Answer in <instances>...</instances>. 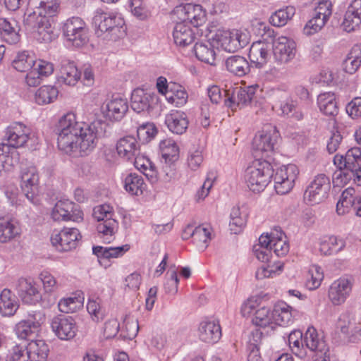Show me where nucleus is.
<instances>
[{"label":"nucleus","mask_w":361,"mask_h":361,"mask_svg":"<svg viewBox=\"0 0 361 361\" xmlns=\"http://www.w3.org/2000/svg\"><path fill=\"white\" fill-rule=\"evenodd\" d=\"M273 314L268 307H262L258 308L254 314L252 322L257 326L262 328L269 327L271 330H274V324L273 323Z\"/></svg>","instance_id":"39"},{"label":"nucleus","mask_w":361,"mask_h":361,"mask_svg":"<svg viewBox=\"0 0 361 361\" xmlns=\"http://www.w3.org/2000/svg\"><path fill=\"white\" fill-rule=\"evenodd\" d=\"M258 298L252 297L245 301L241 307V313L243 317H249L254 314L258 307Z\"/></svg>","instance_id":"64"},{"label":"nucleus","mask_w":361,"mask_h":361,"mask_svg":"<svg viewBox=\"0 0 361 361\" xmlns=\"http://www.w3.org/2000/svg\"><path fill=\"white\" fill-rule=\"evenodd\" d=\"M298 173V169L295 164H288L278 170L274 176L276 192L280 195L289 192L294 185Z\"/></svg>","instance_id":"11"},{"label":"nucleus","mask_w":361,"mask_h":361,"mask_svg":"<svg viewBox=\"0 0 361 361\" xmlns=\"http://www.w3.org/2000/svg\"><path fill=\"white\" fill-rule=\"evenodd\" d=\"M107 124L97 119L90 124L78 122L75 115H63L56 126L57 145L61 151L74 157L88 155L97 146L99 138L104 136Z\"/></svg>","instance_id":"1"},{"label":"nucleus","mask_w":361,"mask_h":361,"mask_svg":"<svg viewBox=\"0 0 361 361\" xmlns=\"http://www.w3.org/2000/svg\"><path fill=\"white\" fill-rule=\"evenodd\" d=\"M257 88H259L258 85L248 86L246 88L238 87L241 99V106L243 107L251 103L255 95L256 89Z\"/></svg>","instance_id":"56"},{"label":"nucleus","mask_w":361,"mask_h":361,"mask_svg":"<svg viewBox=\"0 0 361 361\" xmlns=\"http://www.w3.org/2000/svg\"><path fill=\"white\" fill-rule=\"evenodd\" d=\"M98 24L96 34L104 39L116 41L126 35V26L123 18L117 14L102 13L94 17Z\"/></svg>","instance_id":"3"},{"label":"nucleus","mask_w":361,"mask_h":361,"mask_svg":"<svg viewBox=\"0 0 361 361\" xmlns=\"http://www.w3.org/2000/svg\"><path fill=\"white\" fill-rule=\"evenodd\" d=\"M130 7L133 14L140 20L147 18L149 11L140 0H131Z\"/></svg>","instance_id":"58"},{"label":"nucleus","mask_w":361,"mask_h":361,"mask_svg":"<svg viewBox=\"0 0 361 361\" xmlns=\"http://www.w3.org/2000/svg\"><path fill=\"white\" fill-rule=\"evenodd\" d=\"M51 327L55 335L61 340L69 341L73 338L78 331L75 319L70 316L60 314L54 317Z\"/></svg>","instance_id":"15"},{"label":"nucleus","mask_w":361,"mask_h":361,"mask_svg":"<svg viewBox=\"0 0 361 361\" xmlns=\"http://www.w3.org/2000/svg\"><path fill=\"white\" fill-rule=\"evenodd\" d=\"M303 341L304 335L299 330L293 331L288 336V341L292 352L300 357L307 354Z\"/></svg>","instance_id":"43"},{"label":"nucleus","mask_w":361,"mask_h":361,"mask_svg":"<svg viewBox=\"0 0 361 361\" xmlns=\"http://www.w3.org/2000/svg\"><path fill=\"white\" fill-rule=\"evenodd\" d=\"M159 97L154 92L143 89H135L133 91L130 98L131 107L133 111L140 113L149 111L158 105Z\"/></svg>","instance_id":"18"},{"label":"nucleus","mask_w":361,"mask_h":361,"mask_svg":"<svg viewBox=\"0 0 361 361\" xmlns=\"http://www.w3.org/2000/svg\"><path fill=\"white\" fill-rule=\"evenodd\" d=\"M345 164H344V170H356L361 166V149L360 147H353L347 151L345 154Z\"/></svg>","instance_id":"49"},{"label":"nucleus","mask_w":361,"mask_h":361,"mask_svg":"<svg viewBox=\"0 0 361 361\" xmlns=\"http://www.w3.org/2000/svg\"><path fill=\"white\" fill-rule=\"evenodd\" d=\"M305 350H310L314 353L315 356L325 355L329 354L330 350L323 336H320L316 329L312 326L309 327L304 334V341Z\"/></svg>","instance_id":"19"},{"label":"nucleus","mask_w":361,"mask_h":361,"mask_svg":"<svg viewBox=\"0 0 361 361\" xmlns=\"http://www.w3.org/2000/svg\"><path fill=\"white\" fill-rule=\"evenodd\" d=\"M193 235V243L200 250H204L208 246L209 241L211 240V233L209 229L199 226L195 228V233Z\"/></svg>","instance_id":"51"},{"label":"nucleus","mask_w":361,"mask_h":361,"mask_svg":"<svg viewBox=\"0 0 361 361\" xmlns=\"http://www.w3.org/2000/svg\"><path fill=\"white\" fill-rule=\"evenodd\" d=\"M16 289L18 296L26 304H35L42 300L39 286L30 280L20 279L16 285Z\"/></svg>","instance_id":"20"},{"label":"nucleus","mask_w":361,"mask_h":361,"mask_svg":"<svg viewBox=\"0 0 361 361\" xmlns=\"http://www.w3.org/2000/svg\"><path fill=\"white\" fill-rule=\"evenodd\" d=\"M57 9L58 4L56 2L41 1L38 7L25 17L24 25L35 32L37 40L48 43L55 38L51 24Z\"/></svg>","instance_id":"2"},{"label":"nucleus","mask_w":361,"mask_h":361,"mask_svg":"<svg viewBox=\"0 0 361 361\" xmlns=\"http://www.w3.org/2000/svg\"><path fill=\"white\" fill-rule=\"evenodd\" d=\"M269 46L261 42H254L249 51V59L258 68L263 67L268 61L269 57Z\"/></svg>","instance_id":"28"},{"label":"nucleus","mask_w":361,"mask_h":361,"mask_svg":"<svg viewBox=\"0 0 361 361\" xmlns=\"http://www.w3.org/2000/svg\"><path fill=\"white\" fill-rule=\"evenodd\" d=\"M226 70L238 77L247 74L250 71V66L247 59L239 55H234L228 57L225 60Z\"/></svg>","instance_id":"29"},{"label":"nucleus","mask_w":361,"mask_h":361,"mask_svg":"<svg viewBox=\"0 0 361 361\" xmlns=\"http://www.w3.org/2000/svg\"><path fill=\"white\" fill-rule=\"evenodd\" d=\"M58 94V90L54 86H42L35 92V102L39 105L50 104L56 99Z\"/></svg>","instance_id":"42"},{"label":"nucleus","mask_w":361,"mask_h":361,"mask_svg":"<svg viewBox=\"0 0 361 361\" xmlns=\"http://www.w3.org/2000/svg\"><path fill=\"white\" fill-rule=\"evenodd\" d=\"M209 40L226 51L235 52L247 46L250 39L247 34L239 30L232 31L218 30L211 36Z\"/></svg>","instance_id":"6"},{"label":"nucleus","mask_w":361,"mask_h":361,"mask_svg":"<svg viewBox=\"0 0 361 361\" xmlns=\"http://www.w3.org/2000/svg\"><path fill=\"white\" fill-rule=\"evenodd\" d=\"M361 24V0H353L349 6L343 22V30L353 31Z\"/></svg>","instance_id":"24"},{"label":"nucleus","mask_w":361,"mask_h":361,"mask_svg":"<svg viewBox=\"0 0 361 361\" xmlns=\"http://www.w3.org/2000/svg\"><path fill=\"white\" fill-rule=\"evenodd\" d=\"M20 187L25 197L33 204L38 202L39 175L35 167H25L21 169L20 176Z\"/></svg>","instance_id":"10"},{"label":"nucleus","mask_w":361,"mask_h":361,"mask_svg":"<svg viewBox=\"0 0 361 361\" xmlns=\"http://www.w3.org/2000/svg\"><path fill=\"white\" fill-rule=\"evenodd\" d=\"M80 238L77 228H64L59 233L52 234L51 242L59 251L67 252L76 247Z\"/></svg>","instance_id":"17"},{"label":"nucleus","mask_w":361,"mask_h":361,"mask_svg":"<svg viewBox=\"0 0 361 361\" xmlns=\"http://www.w3.org/2000/svg\"><path fill=\"white\" fill-rule=\"evenodd\" d=\"M320 111L326 116L334 118L338 114V106L334 93L324 92L317 97Z\"/></svg>","instance_id":"31"},{"label":"nucleus","mask_w":361,"mask_h":361,"mask_svg":"<svg viewBox=\"0 0 361 361\" xmlns=\"http://www.w3.org/2000/svg\"><path fill=\"white\" fill-rule=\"evenodd\" d=\"M26 350L31 361H45L49 352L48 345L41 339L31 340L26 345Z\"/></svg>","instance_id":"32"},{"label":"nucleus","mask_w":361,"mask_h":361,"mask_svg":"<svg viewBox=\"0 0 361 361\" xmlns=\"http://www.w3.org/2000/svg\"><path fill=\"white\" fill-rule=\"evenodd\" d=\"M221 337V329L218 322L205 321L200 323L199 326L200 339L209 344H214Z\"/></svg>","instance_id":"21"},{"label":"nucleus","mask_w":361,"mask_h":361,"mask_svg":"<svg viewBox=\"0 0 361 361\" xmlns=\"http://www.w3.org/2000/svg\"><path fill=\"white\" fill-rule=\"evenodd\" d=\"M116 150L119 156L127 160L132 159L137 151L136 139L133 136L121 138L117 142Z\"/></svg>","instance_id":"35"},{"label":"nucleus","mask_w":361,"mask_h":361,"mask_svg":"<svg viewBox=\"0 0 361 361\" xmlns=\"http://www.w3.org/2000/svg\"><path fill=\"white\" fill-rule=\"evenodd\" d=\"M159 147L164 161L171 164L176 163L178 160L179 148L173 140H162L159 144Z\"/></svg>","instance_id":"40"},{"label":"nucleus","mask_w":361,"mask_h":361,"mask_svg":"<svg viewBox=\"0 0 361 361\" xmlns=\"http://www.w3.org/2000/svg\"><path fill=\"white\" fill-rule=\"evenodd\" d=\"M283 235L282 232H280L279 235L277 233L271 245V252L273 251L277 257L285 256L289 251V244L286 238L283 239Z\"/></svg>","instance_id":"53"},{"label":"nucleus","mask_w":361,"mask_h":361,"mask_svg":"<svg viewBox=\"0 0 361 361\" xmlns=\"http://www.w3.org/2000/svg\"><path fill=\"white\" fill-rule=\"evenodd\" d=\"M18 308L15 295L10 290L4 289L0 295V312L3 316L13 315Z\"/></svg>","instance_id":"37"},{"label":"nucleus","mask_w":361,"mask_h":361,"mask_svg":"<svg viewBox=\"0 0 361 361\" xmlns=\"http://www.w3.org/2000/svg\"><path fill=\"white\" fill-rule=\"evenodd\" d=\"M272 51L274 59L278 64L287 63L295 56V42L286 37H279L272 42Z\"/></svg>","instance_id":"14"},{"label":"nucleus","mask_w":361,"mask_h":361,"mask_svg":"<svg viewBox=\"0 0 361 361\" xmlns=\"http://www.w3.org/2000/svg\"><path fill=\"white\" fill-rule=\"evenodd\" d=\"M65 37L73 45L80 47L89 41L88 29L84 20L79 17H72L66 20L63 25Z\"/></svg>","instance_id":"7"},{"label":"nucleus","mask_w":361,"mask_h":361,"mask_svg":"<svg viewBox=\"0 0 361 361\" xmlns=\"http://www.w3.org/2000/svg\"><path fill=\"white\" fill-rule=\"evenodd\" d=\"M361 66V44L355 45L343 61V69L346 73L353 74Z\"/></svg>","instance_id":"38"},{"label":"nucleus","mask_w":361,"mask_h":361,"mask_svg":"<svg viewBox=\"0 0 361 361\" xmlns=\"http://www.w3.org/2000/svg\"><path fill=\"white\" fill-rule=\"evenodd\" d=\"M44 320V315L39 311L29 313L27 319L19 322L15 327L18 338L25 340H34L41 329V324Z\"/></svg>","instance_id":"8"},{"label":"nucleus","mask_w":361,"mask_h":361,"mask_svg":"<svg viewBox=\"0 0 361 361\" xmlns=\"http://www.w3.org/2000/svg\"><path fill=\"white\" fill-rule=\"evenodd\" d=\"M118 228V222L109 216V219H106L104 221H99L97 226L98 233L103 234L104 242L109 243L111 238Z\"/></svg>","instance_id":"47"},{"label":"nucleus","mask_w":361,"mask_h":361,"mask_svg":"<svg viewBox=\"0 0 361 361\" xmlns=\"http://www.w3.org/2000/svg\"><path fill=\"white\" fill-rule=\"evenodd\" d=\"M279 138L280 134L276 127L271 124H266L253 138L252 145L253 156L261 160L269 158L274 151Z\"/></svg>","instance_id":"5"},{"label":"nucleus","mask_w":361,"mask_h":361,"mask_svg":"<svg viewBox=\"0 0 361 361\" xmlns=\"http://www.w3.org/2000/svg\"><path fill=\"white\" fill-rule=\"evenodd\" d=\"M37 71L38 75L42 77H47L53 73L54 65L48 61L39 60L35 66L33 68Z\"/></svg>","instance_id":"63"},{"label":"nucleus","mask_w":361,"mask_h":361,"mask_svg":"<svg viewBox=\"0 0 361 361\" xmlns=\"http://www.w3.org/2000/svg\"><path fill=\"white\" fill-rule=\"evenodd\" d=\"M292 307L285 302H279L274 305L272 311L274 329L276 326L288 324L292 320Z\"/></svg>","instance_id":"36"},{"label":"nucleus","mask_w":361,"mask_h":361,"mask_svg":"<svg viewBox=\"0 0 361 361\" xmlns=\"http://www.w3.org/2000/svg\"><path fill=\"white\" fill-rule=\"evenodd\" d=\"M327 20L328 19L315 14V16L307 23L304 27V32L308 35L317 32L325 25Z\"/></svg>","instance_id":"55"},{"label":"nucleus","mask_w":361,"mask_h":361,"mask_svg":"<svg viewBox=\"0 0 361 361\" xmlns=\"http://www.w3.org/2000/svg\"><path fill=\"white\" fill-rule=\"evenodd\" d=\"M188 119L183 111H171L165 117V124L173 133L181 135L185 132L188 126Z\"/></svg>","instance_id":"26"},{"label":"nucleus","mask_w":361,"mask_h":361,"mask_svg":"<svg viewBox=\"0 0 361 361\" xmlns=\"http://www.w3.org/2000/svg\"><path fill=\"white\" fill-rule=\"evenodd\" d=\"M351 291V284L348 279H340L335 281L330 286L329 298L336 305L344 302Z\"/></svg>","instance_id":"22"},{"label":"nucleus","mask_w":361,"mask_h":361,"mask_svg":"<svg viewBox=\"0 0 361 361\" xmlns=\"http://www.w3.org/2000/svg\"><path fill=\"white\" fill-rule=\"evenodd\" d=\"M295 13V8L293 6H286L273 13L269 18V21L274 26L282 27L292 19Z\"/></svg>","instance_id":"41"},{"label":"nucleus","mask_w":361,"mask_h":361,"mask_svg":"<svg viewBox=\"0 0 361 361\" xmlns=\"http://www.w3.org/2000/svg\"><path fill=\"white\" fill-rule=\"evenodd\" d=\"M87 310L88 312L92 315V319L97 322L104 319V312L101 310V307L95 300H90L87 305Z\"/></svg>","instance_id":"62"},{"label":"nucleus","mask_w":361,"mask_h":361,"mask_svg":"<svg viewBox=\"0 0 361 361\" xmlns=\"http://www.w3.org/2000/svg\"><path fill=\"white\" fill-rule=\"evenodd\" d=\"M345 246V242L343 239L333 235L321 242L319 250L324 255H330L342 250Z\"/></svg>","instance_id":"44"},{"label":"nucleus","mask_w":361,"mask_h":361,"mask_svg":"<svg viewBox=\"0 0 361 361\" xmlns=\"http://www.w3.org/2000/svg\"><path fill=\"white\" fill-rule=\"evenodd\" d=\"M308 274L310 276V279H307L306 286L310 290H314L320 286L321 281L324 278L321 267L317 265L312 266L309 270Z\"/></svg>","instance_id":"54"},{"label":"nucleus","mask_w":361,"mask_h":361,"mask_svg":"<svg viewBox=\"0 0 361 361\" xmlns=\"http://www.w3.org/2000/svg\"><path fill=\"white\" fill-rule=\"evenodd\" d=\"M173 13L180 22L186 24L189 23L196 27L202 25L206 20L205 11L199 4L180 5L175 8Z\"/></svg>","instance_id":"12"},{"label":"nucleus","mask_w":361,"mask_h":361,"mask_svg":"<svg viewBox=\"0 0 361 361\" xmlns=\"http://www.w3.org/2000/svg\"><path fill=\"white\" fill-rule=\"evenodd\" d=\"M346 112L352 118L361 116V97H355L346 106Z\"/></svg>","instance_id":"61"},{"label":"nucleus","mask_w":361,"mask_h":361,"mask_svg":"<svg viewBox=\"0 0 361 361\" xmlns=\"http://www.w3.org/2000/svg\"><path fill=\"white\" fill-rule=\"evenodd\" d=\"M51 215L54 221L71 220L78 222L83 219L80 207L69 200L59 201L53 208Z\"/></svg>","instance_id":"16"},{"label":"nucleus","mask_w":361,"mask_h":361,"mask_svg":"<svg viewBox=\"0 0 361 361\" xmlns=\"http://www.w3.org/2000/svg\"><path fill=\"white\" fill-rule=\"evenodd\" d=\"M102 111L110 120H121L128 110L127 100L121 97H114L106 105L102 107Z\"/></svg>","instance_id":"25"},{"label":"nucleus","mask_w":361,"mask_h":361,"mask_svg":"<svg viewBox=\"0 0 361 361\" xmlns=\"http://www.w3.org/2000/svg\"><path fill=\"white\" fill-rule=\"evenodd\" d=\"M143 185V178L136 173H130L124 180L125 189L131 195H138L142 194Z\"/></svg>","instance_id":"48"},{"label":"nucleus","mask_w":361,"mask_h":361,"mask_svg":"<svg viewBox=\"0 0 361 361\" xmlns=\"http://www.w3.org/2000/svg\"><path fill=\"white\" fill-rule=\"evenodd\" d=\"M19 234V228L11 221H0V243H7Z\"/></svg>","instance_id":"50"},{"label":"nucleus","mask_w":361,"mask_h":361,"mask_svg":"<svg viewBox=\"0 0 361 361\" xmlns=\"http://www.w3.org/2000/svg\"><path fill=\"white\" fill-rule=\"evenodd\" d=\"M224 93V104L231 108L232 111H236L238 108L241 109V99L240 97L239 90L238 87L235 88H230L226 90H223Z\"/></svg>","instance_id":"52"},{"label":"nucleus","mask_w":361,"mask_h":361,"mask_svg":"<svg viewBox=\"0 0 361 361\" xmlns=\"http://www.w3.org/2000/svg\"><path fill=\"white\" fill-rule=\"evenodd\" d=\"M273 176V169L267 159H257L249 166L245 174L247 187L254 192L263 191Z\"/></svg>","instance_id":"4"},{"label":"nucleus","mask_w":361,"mask_h":361,"mask_svg":"<svg viewBox=\"0 0 361 361\" xmlns=\"http://www.w3.org/2000/svg\"><path fill=\"white\" fill-rule=\"evenodd\" d=\"M173 37L176 45L185 47L194 41L195 34L188 24L178 22L173 28Z\"/></svg>","instance_id":"30"},{"label":"nucleus","mask_w":361,"mask_h":361,"mask_svg":"<svg viewBox=\"0 0 361 361\" xmlns=\"http://www.w3.org/2000/svg\"><path fill=\"white\" fill-rule=\"evenodd\" d=\"M80 304L81 301L77 298H67L61 300L58 307L61 312L68 313L75 311Z\"/></svg>","instance_id":"57"},{"label":"nucleus","mask_w":361,"mask_h":361,"mask_svg":"<svg viewBox=\"0 0 361 361\" xmlns=\"http://www.w3.org/2000/svg\"><path fill=\"white\" fill-rule=\"evenodd\" d=\"M130 249L128 244L118 247H102L94 246L92 248L93 254L95 255L100 264L104 259H110L111 258H117L123 256Z\"/></svg>","instance_id":"33"},{"label":"nucleus","mask_w":361,"mask_h":361,"mask_svg":"<svg viewBox=\"0 0 361 361\" xmlns=\"http://www.w3.org/2000/svg\"><path fill=\"white\" fill-rule=\"evenodd\" d=\"M80 78V73L74 62L68 59H63L60 65L59 81L73 86Z\"/></svg>","instance_id":"27"},{"label":"nucleus","mask_w":361,"mask_h":361,"mask_svg":"<svg viewBox=\"0 0 361 361\" xmlns=\"http://www.w3.org/2000/svg\"><path fill=\"white\" fill-rule=\"evenodd\" d=\"M31 130L22 123H13L5 130L4 140L7 142H4L10 147L18 148L25 146L30 138Z\"/></svg>","instance_id":"13"},{"label":"nucleus","mask_w":361,"mask_h":361,"mask_svg":"<svg viewBox=\"0 0 361 361\" xmlns=\"http://www.w3.org/2000/svg\"><path fill=\"white\" fill-rule=\"evenodd\" d=\"M176 176V163H168L164 161L162 166V173L161 174V179L165 183L170 182L174 179Z\"/></svg>","instance_id":"60"},{"label":"nucleus","mask_w":361,"mask_h":361,"mask_svg":"<svg viewBox=\"0 0 361 361\" xmlns=\"http://www.w3.org/2000/svg\"><path fill=\"white\" fill-rule=\"evenodd\" d=\"M215 45L211 40L206 42H197L194 46L196 57L202 62L213 65L216 59V53L214 49Z\"/></svg>","instance_id":"34"},{"label":"nucleus","mask_w":361,"mask_h":361,"mask_svg":"<svg viewBox=\"0 0 361 361\" xmlns=\"http://www.w3.org/2000/svg\"><path fill=\"white\" fill-rule=\"evenodd\" d=\"M30 360L25 345H16L11 353L10 361H27Z\"/></svg>","instance_id":"59"},{"label":"nucleus","mask_w":361,"mask_h":361,"mask_svg":"<svg viewBox=\"0 0 361 361\" xmlns=\"http://www.w3.org/2000/svg\"><path fill=\"white\" fill-rule=\"evenodd\" d=\"M331 188L329 177L325 174H319L315 176L310 185L306 189L304 198L310 204H319L328 197Z\"/></svg>","instance_id":"9"},{"label":"nucleus","mask_w":361,"mask_h":361,"mask_svg":"<svg viewBox=\"0 0 361 361\" xmlns=\"http://www.w3.org/2000/svg\"><path fill=\"white\" fill-rule=\"evenodd\" d=\"M20 28L14 19L0 18V35L4 41L9 44H16L20 42Z\"/></svg>","instance_id":"23"},{"label":"nucleus","mask_w":361,"mask_h":361,"mask_svg":"<svg viewBox=\"0 0 361 361\" xmlns=\"http://www.w3.org/2000/svg\"><path fill=\"white\" fill-rule=\"evenodd\" d=\"M13 152L10 154L8 147L4 143H0V176L4 172L11 171L18 164V158L13 159Z\"/></svg>","instance_id":"45"},{"label":"nucleus","mask_w":361,"mask_h":361,"mask_svg":"<svg viewBox=\"0 0 361 361\" xmlns=\"http://www.w3.org/2000/svg\"><path fill=\"white\" fill-rule=\"evenodd\" d=\"M12 65L13 68L19 72H26L30 71L35 66L34 57L24 51L17 54Z\"/></svg>","instance_id":"46"}]
</instances>
